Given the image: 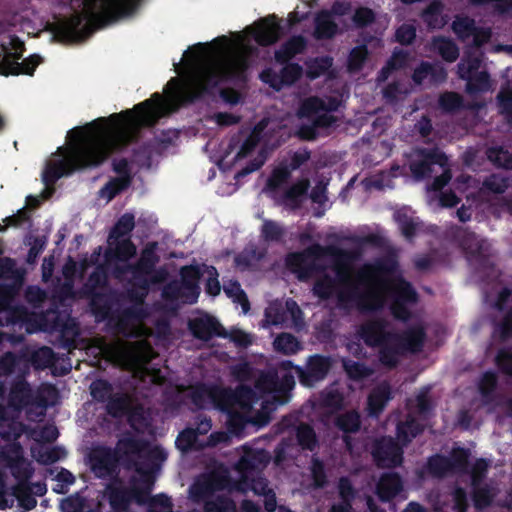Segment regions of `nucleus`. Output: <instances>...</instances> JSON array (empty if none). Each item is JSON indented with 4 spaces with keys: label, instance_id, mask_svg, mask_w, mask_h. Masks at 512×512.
I'll return each instance as SVG.
<instances>
[{
    "label": "nucleus",
    "instance_id": "69168bd1",
    "mask_svg": "<svg viewBox=\"0 0 512 512\" xmlns=\"http://www.w3.org/2000/svg\"><path fill=\"white\" fill-rule=\"evenodd\" d=\"M323 405L327 407H339L342 403V397L336 389H331L323 396Z\"/></svg>",
    "mask_w": 512,
    "mask_h": 512
},
{
    "label": "nucleus",
    "instance_id": "72a5a7b5",
    "mask_svg": "<svg viewBox=\"0 0 512 512\" xmlns=\"http://www.w3.org/2000/svg\"><path fill=\"white\" fill-rule=\"evenodd\" d=\"M507 180L503 175H492L487 179L479 190L478 197L481 200L487 199L489 193L499 194L507 188Z\"/></svg>",
    "mask_w": 512,
    "mask_h": 512
},
{
    "label": "nucleus",
    "instance_id": "aec40b11",
    "mask_svg": "<svg viewBox=\"0 0 512 512\" xmlns=\"http://www.w3.org/2000/svg\"><path fill=\"white\" fill-rule=\"evenodd\" d=\"M189 329L192 334L201 340H208L214 335L221 334V326L213 317L198 312L189 320Z\"/></svg>",
    "mask_w": 512,
    "mask_h": 512
},
{
    "label": "nucleus",
    "instance_id": "bb28decb",
    "mask_svg": "<svg viewBox=\"0 0 512 512\" xmlns=\"http://www.w3.org/2000/svg\"><path fill=\"white\" fill-rule=\"evenodd\" d=\"M486 468L487 463L484 460H479L476 462L473 470L472 484L474 487V501L477 507H484L488 505L494 496L490 490L478 488L480 472L486 470Z\"/></svg>",
    "mask_w": 512,
    "mask_h": 512
},
{
    "label": "nucleus",
    "instance_id": "8fccbe9b",
    "mask_svg": "<svg viewBox=\"0 0 512 512\" xmlns=\"http://www.w3.org/2000/svg\"><path fill=\"white\" fill-rule=\"evenodd\" d=\"M284 234L283 228L273 221H265L262 226V235L266 240H278Z\"/></svg>",
    "mask_w": 512,
    "mask_h": 512
},
{
    "label": "nucleus",
    "instance_id": "b1692460",
    "mask_svg": "<svg viewBox=\"0 0 512 512\" xmlns=\"http://www.w3.org/2000/svg\"><path fill=\"white\" fill-rule=\"evenodd\" d=\"M114 169L119 174V176L110 181L100 191V196L107 201H110L119 191L127 187L130 183L128 163L126 160L115 162Z\"/></svg>",
    "mask_w": 512,
    "mask_h": 512
},
{
    "label": "nucleus",
    "instance_id": "6e6d98bb",
    "mask_svg": "<svg viewBox=\"0 0 512 512\" xmlns=\"http://www.w3.org/2000/svg\"><path fill=\"white\" fill-rule=\"evenodd\" d=\"M461 105L460 97L455 93H446L440 98V106L447 111L454 110Z\"/></svg>",
    "mask_w": 512,
    "mask_h": 512
},
{
    "label": "nucleus",
    "instance_id": "412c9836",
    "mask_svg": "<svg viewBox=\"0 0 512 512\" xmlns=\"http://www.w3.org/2000/svg\"><path fill=\"white\" fill-rule=\"evenodd\" d=\"M330 367V359L322 356H313L309 360L306 372L302 368L297 367L295 368V373L300 377V381L305 386H312L316 381L324 378Z\"/></svg>",
    "mask_w": 512,
    "mask_h": 512
},
{
    "label": "nucleus",
    "instance_id": "9d476101",
    "mask_svg": "<svg viewBox=\"0 0 512 512\" xmlns=\"http://www.w3.org/2000/svg\"><path fill=\"white\" fill-rule=\"evenodd\" d=\"M338 105L339 101L335 98H331L328 101L318 97L305 99L298 109L297 116L302 120H306L309 125L300 129V135L305 139H313L318 128L329 127L335 121L331 112Z\"/></svg>",
    "mask_w": 512,
    "mask_h": 512
},
{
    "label": "nucleus",
    "instance_id": "de8ad7c7",
    "mask_svg": "<svg viewBox=\"0 0 512 512\" xmlns=\"http://www.w3.org/2000/svg\"><path fill=\"white\" fill-rule=\"evenodd\" d=\"M337 426L344 432H352L359 427V416L357 413H347L337 419Z\"/></svg>",
    "mask_w": 512,
    "mask_h": 512
},
{
    "label": "nucleus",
    "instance_id": "3c124183",
    "mask_svg": "<svg viewBox=\"0 0 512 512\" xmlns=\"http://www.w3.org/2000/svg\"><path fill=\"white\" fill-rule=\"evenodd\" d=\"M343 365L350 378L362 379L370 374L366 367L357 362L344 361Z\"/></svg>",
    "mask_w": 512,
    "mask_h": 512
},
{
    "label": "nucleus",
    "instance_id": "c9c22d12",
    "mask_svg": "<svg viewBox=\"0 0 512 512\" xmlns=\"http://www.w3.org/2000/svg\"><path fill=\"white\" fill-rule=\"evenodd\" d=\"M287 321L285 312L283 311L282 304L279 302H274L269 305L265 312V320L263 322V327H268L270 325H280Z\"/></svg>",
    "mask_w": 512,
    "mask_h": 512
},
{
    "label": "nucleus",
    "instance_id": "1a4fd4ad",
    "mask_svg": "<svg viewBox=\"0 0 512 512\" xmlns=\"http://www.w3.org/2000/svg\"><path fill=\"white\" fill-rule=\"evenodd\" d=\"M217 271L214 267H204L203 271L196 267H185L181 271L182 283L170 285L164 290L166 297H171L180 303L192 304L199 296L198 280L200 277L206 280V291L212 296L220 292V284L217 279Z\"/></svg>",
    "mask_w": 512,
    "mask_h": 512
},
{
    "label": "nucleus",
    "instance_id": "f704fd0d",
    "mask_svg": "<svg viewBox=\"0 0 512 512\" xmlns=\"http://www.w3.org/2000/svg\"><path fill=\"white\" fill-rule=\"evenodd\" d=\"M304 46L305 41L302 37H294L276 52V60L279 62H285L292 58L295 54L301 52Z\"/></svg>",
    "mask_w": 512,
    "mask_h": 512
},
{
    "label": "nucleus",
    "instance_id": "ddd939ff",
    "mask_svg": "<svg viewBox=\"0 0 512 512\" xmlns=\"http://www.w3.org/2000/svg\"><path fill=\"white\" fill-rule=\"evenodd\" d=\"M4 58L0 62L1 75L32 74L39 65L41 59L33 55L22 62H18L23 52V43L15 37H8V41L2 42Z\"/></svg>",
    "mask_w": 512,
    "mask_h": 512
},
{
    "label": "nucleus",
    "instance_id": "a878e982",
    "mask_svg": "<svg viewBox=\"0 0 512 512\" xmlns=\"http://www.w3.org/2000/svg\"><path fill=\"white\" fill-rule=\"evenodd\" d=\"M340 32L337 24L332 20L329 11H321L315 17L314 37L316 39H331Z\"/></svg>",
    "mask_w": 512,
    "mask_h": 512
},
{
    "label": "nucleus",
    "instance_id": "7c9ffc66",
    "mask_svg": "<svg viewBox=\"0 0 512 512\" xmlns=\"http://www.w3.org/2000/svg\"><path fill=\"white\" fill-rule=\"evenodd\" d=\"M308 187L306 180H301L292 185L284 195L283 204L289 208H296L305 198Z\"/></svg>",
    "mask_w": 512,
    "mask_h": 512
},
{
    "label": "nucleus",
    "instance_id": "603ef678",
    "mask_svg": "<svg viewBox=\"0 0 512 512\" xmlns=\"http://www.w3.org/2000/svg\"><path fill=\"white\" fill-rule=\"evenodd\" d=\"M366 49L364 47L354 48L349 56L348 67L350 70H357L361 67L362 62L366 58Z\"/></svg>",
    "mask_w": 512,
    "mask_h": 512
},
{
    "label": "nucleus",
    "instance_id": "774afa93",
    "mask_svg": "<svg viewBox=\"0 0 512 512\" xmlns=\"http://www.w3.org/2000/svg\"><path fill=\"white\" fill-rule=\"evenodd\" d=\"M499 105L503 110H507L512 104V89L503 88L498 95Z\"/></svg>",
    "mask_w": 512,
    "mask_h": 512
},
{
    "label": "nucleus",
    "instance_id": "58836bf2",
    "mask_svg": "<svg viewBox=\"0 0 512 512\" xmlns=\"http://www.w3.org/2000/svg\"><path fill=\"white\" fill-rule=\"evenodd\" d=\"M488 159L496 166L512 169V155L502 148H491L487 152Z\"/></svg>",
    "mask_w": 512,
    "mask_h": 512
},
{
    "label": "nucleus",
    "instance_id": "864d4df0",
    "mask_svg": "<svg viewBox=\"0 0 512 512\" xmlns=\"http://www.w3.org/2000/svg\"><path fill=\"white\" fill-rule=\"evenodd\" d=\"M389 174H383L381 175V179H376L375 177L365 179L362 184L365 187V189H384L391 187Z\"/></svg>",
    "mask_w": 512,
    "mask_h": 512
},
{
    "label": "nucleus",
    "instance_id": "cd10ccee",
    "mask_svg": "<svg viewBox=\"0 0 512 512\" xmlns=\"http://www.w3.org/2000/svg\"><path fill=\"white\" fill-rule=\"evenodd\" d=\"M401 489V481L395 474L384 475L378 485L377 494L382 501H388L394 497Z\"/></svg>",
    "mask_w": 512,
    "mask_h": 512
},
{
    "label": "nucleus",
    "instance_id": "e2e57ef3",
    "mask_svg": "<svg viewBox=\"0 0 512 512\" xmlns=\"http://www.w3.org/2000/svg\"><path fill=\"white\" fill-rule=\"evenodd\" d=\"M285 315L286 318L290 317L294 324H297L301 318V311L297 303L293 300H287L285 303Z\"/></svg>",
    "mask_w": 512,
    "mask_h": 512
},
{
    "label": "nucleus",
    "instance_id": "4be33fe9",
    "mask_svg": "<svg viewBox=\"0 0 512 512\" xmlns=\"http://www.w3.org/2000/svg\"><path fill=\"white\" fill-rule=\"evenodd\" d=\"M468 454L464 449H457L453 453V464L442 456H434L428 462V471L434 476H442L452 467L462 468L467 462Z\"/></svg>",
    "mask_w": 512,
    "mask_h": 512
},
{
    "label": "nucleus",
    "instance_id": "2eb2a0df",
    "mask_svg": "<svg viewBox=\"0 0 512 512\" xmlns=\"http://www.w3.org/2000/svg\"><path fill=\"white\" fill-rule=\"evenodd\" d=\"M295 368L290 361L284 362L278 370V373H281V370L286 371L282 374L281 382L275 381L273 375H265L258 380L256 389L263 393L272 394V398L280 402L286 391L294 385V376L290 373V369L295 370Z\"/></svg>",
    "mask_w": 512,
    "mask_h": 512
},
{
    "label": "nucleus",
    "instance_id": "c03bdc74",
    "mask_svg": "<svg viewBox=\"0 0 512 512\" xmlns=\"http://www.w3.org/2000/svg\"><path fill=\"white\" fill-rule=\"evenodd\" d=\"M420 431L414 420L397 426V438L402 444L408 443Z\"/></svg>",
    "mask_w": 512,
    "mask_h": 512
},
{
    "label": "nucleus",
    "instance_id": "dca6fc26",
    "mask_svg": "<svg viewBox=\"0 0 512 512\" xmlns=\"http://www.w3.org/2000/svg\"><path fill=\"white\" fill-rule=\"evenodd\" d=\"M480 63L479 57L473 56L462 60L459 64V75L467 80V90L471 93L485 91L490 88L488 75L482 71L476 72L480 68Z\"/></svg>",
    "mask_w": 512,
    "mask_h": 512
},
{
    "label": "nucleus",
    "instance_id": "423d86ee",
    "mask_svg": "<svg viewBox=\"0 0 512 512\" xmlns=\"http://www.w3.org/2000/svg\"><path fill=\"white\" fill-rule=\"evenodd\" d=\"M90 349L96 350L107 360L132 370L135 376L144 382L162 384L165 380L167 369H155L150 365L154 353L146 340L134 343L121 341L106 343L103 340H98V344Z\"/></svg>",
    "mask_w": 512,
    "mask_h": 512
},
{
    "label": "nucleus",
    "instance_id": "09e8293b",
    "mask_svg": "<svg viewBox=\"0 0 512 512\" xmlns=\"http://www.w3.org/2000/svg\"><path fill=\"white\" fill-rule=\"evenodd\" d=\"M62 512H85V502L79 495L69 497L61 502Z\"/></svg>",
    "mask_w": 512,
    "mask_h": 512
},
{
    "label": "nucleus",
    "instance_id": "5701e85b",
    "mask_svg": "<svg viewBox=\"0 0 512 512\" xmlns=\"http://www.w3.org/2000/svg\"><path fill=\"white\" fill-rule=\"evenodd\" d=\"M453 30L459 37L463 39L472 37L473 43L476 46H480L491 36L490 30L476 28L473 21L468 18H457L453 22Z\"/></svg>",
    "mask_w": 512,
    "mask_h": 512
},
{
    "label": "nucleus",
    "instance_id": "79ce46f5",
    "mask_svg": "<svg viewBox=\"0 0 512 512\" xmlns=\"http://www.w3.org/2000/svg\"><path fill=\"white\" fill-rule=\"evenodd\" d=\"M425 22L432 28H440L446 23L441 14V6L438 3L430 5L424 13Z\"/></svg>",
    "mask_w": 512,
    "mask_h": 512
},
{
    "label": "nucleus",
    "instance_id": "393cba45",
    "mask_svg": "<svg viewBox=\"0 0 512 512\" xmlns=\"http://www.w3.org/2000/svg\"><path fill=\"white\" fill-rule=\"evenodd\" d=\"M142 309L136 313L126 314L119 324V332L125 336L144 337L150 334L143 322Z\"/></svg>",
    "mask_w": 512,
    "mask_h": 512
},
{
    "label": "nucleus",
    "instance_id": "ea45409f",
    "mask_svg": "<svg viewBox=\"0 0 512 512\" xmlns=\"http://www.w3.org/2000/svg\"><path fill=\"white\" fill-rule=\"evenodd\" d=\"M434 48L447 61H454L458 56V49L453 42L447 39H435Z\"/></svg>",
    "mask_w": 512,
    "mask_h": 512
},
{
    "label": "nucleus",
    "instance_id": "a211bd4d",
    "mask_svg": "<svg viewBox=\"0 0 512 512\" xmlns=\"http://www.w3.org/2000/svg\"><path fill=\"white\" fill-rule=\"evenodd\" d=\"M372 454L377 464L381 467H394L402 461L401 449L392 438H383L377 441Z\"/></svg>",
    "mask_w": 512,
    "mask_h": 512
},
{
    "label": "nucleus",
    "instance_id": "338daca9",
    "mask_svg": "<svg viewBox=\"0 0 512 512\" xmlns=\"http://www.w3.org/2000/svg\"><path fill=\"white\" fill-rule=\"evenodd\" d=\"M326 186L323 183H318L312 190L310 198L313 202L323 205L327 201Z\"/></svg>",
    "mask_w": 512,
    "mask_h": 512
},
{
    "label": "nucleus",
    "instance_id": "49530a36",
    "mask_svg": "<svg viewBox=\"0 0 512 512\" xmlns=\"http://www.w3.org/2000/svg\"><path fill=\"white\" fill-rule=\"evenodd\" d=\"M297 437L300 445L303 448L312 450L316 444L315 434L313 430L307 425H301L298 427Z\"/></svg>",
    "mask_w": 512,
    "mask_h": 512
},
{
    "label": "nucleus",
    "instance_id": "4c0bfd02",
    "mask_svg": "<svg viewBox=\"0 0 512 512\" xmlns=\"http://www.w3.org/2000/svg\"><path fill=\"white\" fill-rule=\"evenodd\" d=\"M32 456L40 463L48 464L56 462L59 458V452L47 445L37 444L32 448Z\"/></svg>",
    "mask_w": 512,
    "mask_h": 512
},
{
    "label": "nucleus",
    "instance_id": "473e14b6",
    "mask_svg": "<svg viewBox=\"0 0 512 512\" xmlns=\"http://www.w3.org/2000/svg\"><path fill=\"white\" fill-rule=\"evenodd\" d=\"M273 347L277 352L286 355L295 354L302 349L299 341L289 333L278 335L273 342Z\"/></svg>",
    "mask_w": 512,
    "mask_h": 512
},
{
    "label": "nucleus",
    "instance_id": "e433bc0d",
    "mask_svg": "<svg viewBox=\"0 0 512 512\" xmlns=\"http://www.w3.org/2000/svg\"><path fill=\"white\" fill-rule=\"evenodd\" d=\"M225 294L233 300L235 303H239L242 307L243 313H247L249 310V302L246 298L245 293L241 289L239 283L229 282L224 285Z\"/></svg>",
    "mask_w": 512,
    "mask_h": 512
},
{
    "label": "nucleus",
    "instance_id": "9b49d317",
    "mask_svg": "<svg viewBox=\"0 0 512 512\" xmlns=\"http://www.w3.org/2000/svg\"><path fill=\"white\" fill-rule=\"evenodd\" d=\"M134 216L124 214L116 223L108 238V249L106 253L107 267L112 264L126 263L136 253V247L126 238L134 228Z\"/></svg>",
    "mask_w": 512,
    "mask_h": 512
},
{
    "label": "nucleus",
    "instance_id": "4468645a",
    "mask_svg": "<svg viewBox=\"0 0 512 512\" xmlns=\"http://www.w3.org/2000/svg\"><path fill=\"white\" fill-rule=\"evenodd\" d=\"M107 408L108 412L115 417L126 416L131 427L136 431L144 432L149 425L148 414L127 395L113 398Z\"/></svg>",
    "mask_w": 512,
    "mask_h": 512
},
{
    "label": "nucleus",
    "instance_id": "37998d69",
    "mask_svg": "<svg viewBox=\"0 0 512 512\" xmlns=\"http://www.w3.org/2000/svg\"><path fill=\"white\" fill-rule=\"evenodd\" d=\"M197 437L196 431L193 428H188L179 434L176 440V446L182 451L197 447Z\"/></svg>",
    "mask_w": 512,
    "mask_h": 512
},
{
    "label": "nucleus",
    "instance_id": "2f4dec72",
    "mask_svg": "<svg viewBox=\"0 0 512 512\" xmlns=\"http://www.w3.org/2000/svg\"><path fill=\"white\" fill-rule=\"evenodd\" d=\"M389 399V388L387 385H381L374 390L368 398V411L370 415H378Z\"/></svg>",
    "mask_w": 512,
    "mask_h": 512
},
{
    "label": "nucleus",
    "instance_id": "5fc2aeb1",
    "mask_svg": "<svg viewBox=\"0 0 512 512\" xmlns=\"http://www.w3.org/2000/svg\"><path fill=\"white\" fill-rule=\"evenodd\" d=\"M397 40L402 44H409L415 38V27L410 24L402 25L396 32Z\"/></svg>",
    "mask_w": 512,
    "mask_h": 512
},
{
    "label": "nucleus",
    "instance_id": "7ed1b4c3",
    "mask_svg": "<svg viewBox=\"0 0 512 512\" xmlns=\"http://www.w3.org/2000/svg\"><path fill=\"white\" fill-rule=\"evenodd\" d=\"M134 457L141 462H135L137 476L131 490L122 489L120 483L115 482L105 491V496L115 510L124 509L133 499L138 503L146 502L153 487L155 469L158 463L166 459V453L158 446L152 447L132 438L120 439L116 453L105 447H96L90 453L91 469L99 478L110 475L117 461Z\"/></svg>",
    "mask_w": 512,
    "mask_h": 512
},
{
    "label": "nucleus",
    "instance_id": "4d7b16f0",
    "mask_svg": "<svg viewBox=\"0 0 512 512\" xmlns=\"http://www.w3.org/2000/svg\"><path fill=\"white\" fill-rule=\"evenodd\" d=\"M406 59V55L402 52H395L389 61L387 67L383 68L381 71V80H385L388 77V72L390 69H394L397 67H401Z\"/></svg>",
    "mask_w": 512,
    "mask_h": 512
},
{
    "label": "nucleus",
    "instance_id": "f3484780",
    "mask_svg": "<svg viewBox=\"0 0 512 512\" xmlns=\"http://www.w3.org/2000/svg\"><path fill=\"white\" fill-rule=\"evenodd\" d=\"M302 74V69L299 65L289 64L282 68L280 74L272 69L264 70L260 78L274 90H281L285 86L293 84Z\"/></svg>",
    "mask_w": 512,
    "mask_h": 512
},
{
    "label": "nucleus",
    "instance_id": "f257e3e1",
    "mask_svg": "<svg viewBox=\"0 0 512 512\" xmlns=\"http://www.w3.org/2000/svg\"><path fill=\"white\" fill-rule=\"evenodd\" d=\"M257 43V23L231 38H217L209 44H198L186 51L181 59L185 72L182 79L172 78L164 96L155 93L133 110L99 118L67 134L66 144L58 148L47 161L42 178L43 198L53 192L54 183L76 169L97 166L114 149L126 145L142 126H150L162 116L175 111L203 92H209L224 80H242L247 57Z\"/></svg>",
    "mask_w": 512,
    "mask_h": 512
},
{
    "label": "nucleus",
    "instance_id": "a19ab883",
    "mask_svg": "<svg viewBox=\"0 0 512 512\" xmlns=\"http://www.w3.org/2000/svg\"><path fill=\"white\" fill-rule=\"evenodd\" d=\"M339 493L343 500L340 505H333L332 512H350L349 500L352 496V488L347 479H341L339 483Z\"/></svg>",
    "mask_w": 512,
    "mask_h": 512
},
{
    "label": "nucleus",
    "instance_id": "bf43d9fd",
    "mask_svg": "<svg viewBox=\"0 0 512 512\" xmlns=\"http://www.w3.org/2000/svg\"><path fill=\"white\" fill-rule=\"evenodd\" d=\"M58 437V430L54 425L44 426L39 433L35 434L37 441L52 442Z\"/></svg>",
    "mask_w": 512,
    "mask_h": 512
},
{
    "label": "nucleus",
    "instance_id": "0eeeda50",
    "mask_svg": "<svg viewBox=\"0 0 512 512\" xmlns=\"http://www.w3.org/2000/svg\"><path fill=\"white\" fill-rule=\"evenodd\" d=\"M361 338L371 346H380V360L383 364L392 366L398 360V355L404 351H417L423 342L422 329H415L408 335H386L384 326L379 321L367 322L361 329Z\"/></svg>",
    "mask_w": 512,
    "mask_h": 512
},
{
    "label": "nucleus",
    "instance_id": "680f3d73",
    "mask_svg": "<svg viewBox=\"0 0 512 512\" xmlns=\"http://www.w3.org/2000/svg\"><path fill=\"white\" fill-rule=\"evenodd\" d=\"M497 361L503 371L512 375V351L502 350L497 357Z\"/></svg>",
    "mask_w": 512,
    "mask_h": 512
},
{
    "label": "nucleus",
    "instance_id": "6ab92c4d",
    "mask_svg": "<svg viewBox=\"0 0 512 512\" xmlns=\"http://www.w3.org/2000/svg\"><path fill=\"white\" fill-rule=\"evenodd\" d=\"M156 244L152 243L146 246L143 250L139 264L137 267H128L126 271L121 270V266L126 263H119L118 266L112 264L111 267L114 268V273L117 277H120L122 274L129 273L133 276L138 275H162L160 272L153 271V266L157 261V257L155 255Z\"/></svg>",
    "mask_w": 512,
    "mask_h": 512
},
{
    "label": "nucleus",
    "instance_id": "6e6552de",
    "mask_svg": "<svg viewBox=\"0 0 512 512\" xmlns=\"http://www.w3.org/2000/svg\"><path fill=\"white\" fill-rule=\"evenodd\" d=\"M269 126L272 128V122L263 119L252 131L243 133V143L231 145L229 151L219 161V166L223 169L231 165L239 167L240 170L235 175L236 178L259 169L265 161V156L262 149H256V144L260 140V134Z\"/></svg>",
    "mask_w": 512,
    "mask_h": 512
},
{
    "label": "nucleus",
    "instance_id": "c756f323",
    "mask_svg": "<svg viewBox=\"0 0 512 512\" xmlns=\"http://www.w3.org/2000/svg\"><path fill=\"white\" fill-rule=\"evenodd\" d=\"M446 77V72L440 65L431 66L429 64H422L418 67L413 75V79L416 83L421 84L426 78L438 82L442 81Z\"/></svg>",
    "mask_w": 512,
    "mask_h": 512
},
{
    "label": "nucleus",
    "instance_id": "0e129e2a",
    "mask_svg": "<svg viewBox=\"0 0 512 512\" xmlns=\"http://www.w3.org/2000/svg\"><path fill=\"white\" fill-rule=\"evenodd\" d=\"M230 339L236 345L242 347H246L252 343V337L241 330L232 331L230 334Z\"/></svg>",
    "mask_w": 512,
    "mask_h": 512
},
{
    "label": "nucleus",
    "instance_id": "f8f14e48",
    "mask_svg": "<svg viewBox=\"0 0 512 512\" xmlns=\"http://www.w3.org/2000/svg\"><path fill=\"white\" fill-rule=\"evenodd\" d=\"M410 169L416 179H423L434 172V165H438L442 169V173L437 177L432 185L434 190L442 188L451 178L449 170L446 168L447 157L438 150L429 152L415 151L412 154Z\"/></svg>",
    "mask_w": 512,
    "mask_h": 512
},
{
    "label": "nucleus",
    "instance_id": "a18cd8bd",
    "mask_svg": "<svg viewBox=\"0 0 512 512\" xmlns=\"http://www.w3.org/2000/svg\"><path fill=\"white\" fill-rule=\"evenodd\" d=\"M150 512H172L170 499L165 495H156L148 502Z\"/></svg>",
    "mask_w": 512,
    "mask_h": 512
},
{
    "label": "nucleus",
    "instance_id": "052dcab7",
    "mask_svg": "<svg viewBox=\"0 0 512 512\" xmlns=\"http://www.w3.org/2000/svg\"><path fill=\"white\" fill-rule=\"evenodd\" d=\"M374 18L372 10L368 8H359L355 11L353 21L357 26H364Z\"/></svg>",
    "mask_w": 512,
    "mask_h": 512
},
{
    "label": "nucleus",
    "instance_id": "20e7f679",
    "mask_svg": "<svg viewBox=\"0 0 512 512\" xmlns=\"http://www.w3.org/2000/svg\"><path fill=\"white\" fill-rule=\"evenodd\" d=\"M268 456L263 451L245 449L244 455L238 462L234 472L237 480L230 483L228 471L219 465L208 474L200 476L190 488V498L194 502H205V512H236L235 504L217 496L211 500L214 493L224 488L247 491L251 489L255 494L265 497V508L268 512L276 509L275 494L267 488L266 481L258 476L257 470L265 466Z\"/></svg>",
    "mask_w": 512,
    "mask_h": 512
},
{
    "label": "nucleus",
    "instance_id": "39448f33",
    "mask_svg": "<svg viewBox=\"0 0 512 512\" xmlns=\"http://www.w3.org/2000/svg\"><path fill=\"white\" fill-rule=\"evenodd\" d=\"M200 408H217L227 413V423L232 434L239 435L247 423L258 424L261 420L252 411L254 394L241 387L235 392L217 386H197L185 391Z\"/></svg>",
    "mask_w": 512,
    "mask_h": 512
},
{
    "label": "nucleus",
    "instance_id": "c85d7f7f",
    "mask_svg": "<svg viewBox=\"0 0 512 512\" xmlns=\"http://www.w3.org/2000/svg\"><path fill=\"white\" fill-rule=\"evenodd\" d=\"M394 217L405 237H412L418 227V221L414 217L413 211L408 207H403L395 212Z\"/></svg>",
    "mask_w": 512,
    "mask_h": 512
},
{
    "label": "nucleus",
    "instance_id": "13d9d810",
    "mask_svg": "<svg viewBox=\"0 0 512 512\" xmlns=\"http://www.w3.org/2000/svg\"><path fill=\"white\" fill-rule=\"evenodd\" d=\"M109 391L110 387L105 381H95L91 384V394L97 400L103 401Z\"/></svg>",
    "mask_w": 512,
    "mask_h": 512
},
{
    "label": "nucleus",
    "instance_id": "f03ea898",
    "mask_svg": "<svg viewBox=\"0 0 512 512\" xmlns=\"http://www.w3.org/2000/svg\"><path fill=\"white\" fill-rule=\"evenodd\" d=\"M286 264L299 279L323 274L313 287L314 295L320 299L335 295L345 309L373 310L388 304L396 318L406 319L416 301L415 292L392 261L356 269L350 255L314 245L303 253L289 254Z\"/></svg>",
    "mask_w": 512,
    "mask_h": 512
}]
</instances>
